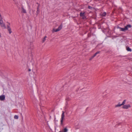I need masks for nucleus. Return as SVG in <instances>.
I'll list each match as a JSON object with an SVG mask.
<instances>
[{
	"instance_id": "f257e3e1",
	"label": "nucleus",
	"mask_w": 132,
	"mask_h": 132,
	"mask_svg": "<svg viewBox=\"0 0 132 132\" xmlns=\"http://www.w3.org/2000/svg\"><path fill=\"white\" fill-rule=\"evenodd\" d=\"M3 18L2 17L1 14L0 13V24L2 27H3L4 28H6V27L5 24L3 23L2 20Z\"/></svg>"
},
{
	"instance_id": "f03ea898",
	"label": "nucleus",
	"mask_w": 132,
	"mask_h": 132,
	"mask_svg": "<svg viewBox=\"0 0 132 132\" xmlns=\"http://www.w3.org/2000/svg\"><path fill=\"white\" fill-rule=\"evenodd\" d=\"M131 24H128L125 26L124 28H120V30L122 31H125L126 30H128V28H131Z\"/></svg>"
},
{
	"instance_id": "7ed1b4c3",
	"label": "nucleus",
	"mask_w": 132,
	"mask_h": 132,
	"mask_svg": "<svg viewBox=\"0 0 132 132\" xmlns=\"http://www.w3.org/2000/svg\"><path fill=\"white\" fill-rule=\"evenodd\" d=\"M64 111H63L62 112V114L61 115V125H62L63 123V120L64 119Z\"/></svg>"
},
{
	"instance_id": "20e7f679",
	"label": "nucleus",
	"mask_w": 132,
	"mask_h": 132,
	"mask_svg": "<svg viewBox=\"0 0 132 132\" xmlns=\"http://www.w3.org/2000/svg\"><path fill=\"white\" fill-rule=\"evenodd\" d=\"M62 23H61L60 25L58 28L56 29L55 30H54V29H53L54 30V31L55 32H57L58 31H60L61 30L62 28Z\"/></svg>"
},
{
	"instance_id": "39448f33",
	"label": "nucleus",
	"mask_w": 132,
	"mask_h": 132,
	"mask_svg": "<svg viewBox=\"0 0 132 132\" xmlns=\"http://www.w3.org/2000/svg\"><path fill=\"white\" fill-rule=\"evenodd\" d=\"M131 106L130 104L124 105L122 107V108L124 109H128L129 108H130Z\"/></svg>"
},
{
	"instance_id": "423d86ee",
	"label": "nucleus",
	"mask_w": 132,
	"mask_h": 132,
	"mask_svg": "<svg viewBox=\"0 0 132 132\" xmlns=\"http://www.w3.org/2000/svg\"><path fill=\"white\" fill-rule=\"evenodd\" d=\"M103 46L102 44H98L96 46V47L98 49H100L102 48Z\"/></svg>"
},
{
	"instance_id": "0eeeda50",
	"label": "nucleus",
	"mask_w": 132,
	"mask_h": 132,
	"mask_svg": "<svg viewBox=\"0 0 132 132\" xmlns=\"http://www.w3.org/2000/svg\"><path fill=\"white\" fill-rule=\"evenodd\" d=\"M7 23H9V25H7V30L9 31V32L10 34L12 32V31H11V28L10 27V23H8V22H7Z\"/></svg>"
},
{
	"instance_id": "6e6552de",
	"label": "nucleus",
	"mask_w": 132,
	"mask_h": 132,
	"mask_svg": "<svg viewBox=\"0 0 132 132\" xmlns=\"http://www.w3.org/2000/svg\"><path fill=\"white\" fill-rule=\"evenodd\" d=\"M5 96L4 95H2L0 96V100L3 101L5 99Z\"/></svg>"
},
{
	"instance_id": "1a4fd4ad",
	"label": "nucleus",
	"mask_w": 132,
	"mask_h": 132,
	"mask_svg": "<svg viewBox=\"0 0 132 132\" xmlns=\"http://www.w3.org/2000/svg\"><path fill=\"white\" fill-rule=\"evenodd\" d=\"M126 50L128 51L131 52L132 51V50L131 48H130L129 47L127 46L126 47Z\"/></svg>"
},
{
	"instance_id": "9d476101",
	"label": "nucleus",
	"mask_w": 132,
	"mask_h": 132,
	"mask_svg": "<svg viewBox=\"0 0 132 132\" xmlns=\"http://www.w3.org/2000/svg\"><path fill=\"white\" fill-rule=\"evenodd\" d=\"M22 12L23 13H26V12L25 10L23 7H22Z\"/></svg>"
},
{
	"instance_id": "9b49d317",
	"label": "nucleus",
	"mask_w": 132,
	"mask_h": 132,
	"mask_svg": "<svg viewBox=\"0 0 132 132\" xmlns=\"http://www.w3.org/2000/svg\"><path fill=\"white\" fill-rule=\"evenodd\" d=\"M85 13V12H84L83 13L81 12L80 13V16H84V15H84Z\"/></svg>"
},
{
	"instance_id": "f8f14e48",
	"label": "nucleus",
	"mask_w": 132,
	"mask_h": 132,
	"mask_svg": "<svg viewBox=\"0 0 132 132\" xmlns=\"http://www.w3.org/2000/svg\"><path fill=\"white\" fill-rule=\"evenodd\" d=\"M68 131V129L67 128H65L63 130V132H67Z\"/></svg>"
},
{
	"instance_id": "ddd939ff",
	"label": "nucleus",
	"mask_w": 132,
	"mask_h": 132,
	"mask_svg": "<svg viewBox=\"0 0 132 132\" xmlns=\"http://www.w3.org/2000/svg\"><path fill=\"white\" fill-rule=\"evenodd\" d=\"M37 10L36 12L37 13V15L39 13V9H38V8H37Z\"/></svg>"
},
{
	"instance_id": "4468645a",
	"label": "nucleus",
	"mask_w": 132,
	"mask_h": 132,
	"mask_svg": "<svg viewBox=\"0 0 132 132\" xmlns=\"http://www.w3.org/2000/svg\"><path fill=\"white\" fill-rule=\"evenodd\" d=\"M100 51H97L94 54V56H95L97 54L100 53Z\"/></svg>"
},
{
	"instance_id": "2eb2a0df",
	"label": "nucleus",
	"mask_w": 132,
	"mask_h": 132,
	"mask_svg": "<svg viewBox=\"0 0 132 132\" xmlns=\"http://www.w3.org/2000/svg\"><path fill=\"white\" fill-rule=\"evenodd\" d=\"M122 105V104H120L119 103L118 104L116 105V107L120 106H121Z\"/></svg>"
},
{
	"instance_id": "dca6fc26",
	"label": "nucleus",
	"mask_w": 132,
	"mask_h": 132,
	"mask_svg": "<svg viewBox=\"0 0 132 132\" xmlns=\"http://www.w3.org/2000/svg\"><path fill=\"white\" fill-rule=\"evenodd\" d=\"M65 99L66 101H69L70 100V98L69 97H67Z\"/></svg>"
},
{
	"instance_id": "f3484780",
	"label": "nucleus",
	"mask_w": 132,
	"mask_h": 132,
	"mask_svg": "<svg viewBox=\"0 0 132 132\" xmlns=\"http://www.w3.org/2000/svg\"><path fill=\"white\" fill-rule=\"evenodd\" d=\"M47 37L46 36H45V37L43 38V42H44L46 40V38Z\"/></svg>"
},
{
	"instance_id": "a211bd4d",
	"label": "nucleus",
	"mask_w": 132,
	"mask_h": 132,
	"mask_svg": "<svg viewBox=\"0 0 132 132\" xmlns=\"http://www.w3.org/2000/svg\"><path fill=\"white\" fill-rule=\"evenodd\" d=\"M91 36V33L90 32H89L88 34V37H89Z\"/></svg>"
},
{
	"instance_id": "6ab92c4d",
	"label": "nucleus",
	"mask_w": 132,
	"mask_h": 132,
	"mask_svg": "<svg viewBox=\"0 0 132 132\" xmlns=\"http://www.w3.org/2000/svg\"><path fill=\"white\" fill-rule=\"evenodd\" d=\"M14 118L15 119H17L18 118V116L17 115H15Z\"/></svg>"
},
{
	"instance_id": "aec40b11",
	"label": "nucleus",
	"mask_w": 132,
	"mask_h": 132,
	"mask_svg": "<svg viewBox=\"0 0 132 132\" xmlns=\"http://www.w3.org/2000/svg\"><path fill=\"white\" fill-rule=\"evenodd\" d=\"M95 56H94V55L92 56L89 59V60H92V59H93V58L94 57H95Z\"/></svg>"
},
{
	"instance_id": "412c9836",
	"label": "nucleus",
	"mask_w": 132,
	"mask_h": 132,
	"mask_svg": "<svg viewBox=\"0 0 132 132\" xmlns=\"http://www.w3.org/2000/svg\"><path fill=\"white\" fill-rule=\"evenodd\" d=\"M126 101V100H124L123 102L122 103V105H123L125 103V102Z\"/></svg>"
},
{
	"instance_id": "4be33fe9",
	"label": "nucleus",
	"mask_w": 132,
	"mask_h": 132,
	"mask_svg": "<svg viewBox=\"0 0 132 132\" xmlns=\"http://www.w3.org/2000/svg\"><path fill=\"white\" fill-rule=\"evenodd\" d=\"M106 14V13L105 12H103L102 14V16H105V15Z\"/></svg>"
},
{
	"instance_id": "5701e85b",
	"label": "nucleus",
	"mask_w": 132,
	"mask_h": 132,
	"mask_svg": "<svg viewBox=\"0 0 132 132\" xmlns=\"http://www.w3.org/2000/svg\"><path fill=\"white\" fill-rule=\"evenodd\" d=\"M88 9H90V10H92L93 8L92 7H91V6H89L88 7Z\"/></svg>"
},
{
	"instance_id": "b1692460",
	"label": "nucleus",
	"mask_w": 132,
	"mask_h": 132,
	"mask_svg": "<svg viewBox=\"0 0 132 132\" xmlns=\"http://www.w3.org/2000/svg\"><path fill=\"white\" fill-rule=\"evenodd\" d=\"M82 19H86V17L85 15H84V16H82Z\"/></svg>"
},
{
	"instance_id": "393cba45",
	"label": "nucleus",
	"mask_w": 132,
	"mask_h": 132,
	"mask_svg": "<svg viewBox=\"0 0 132 132\" xmlns=\"http://www.w3.org/2000/svg\"><path fill=\"white\" fill-rule=\"evenodd\" d=\"M115 13V10H114V11H113L112 13L111 14L112 15H113V14Z\"/></svg>"
},
{
	"instance_id": "a878e982",
	"label": "nucleus",
	"mask_w": 132,
	"mask_h": 132,
	"mask_svg": "<svg viewBox=\"0 0 132 132\" xmlns=\"http://www.w3.org/2000/svg\"><path fill=\"white\" fill-rule=\"evenodd\" d=\"M116 125H118V126H119L120 125H121V123H119Z\"/></svg>"
},
{
	"instance_id": "bb28decb",
	"label": "nucleus",
	"mask_w": 132,
	"mask_h": 132,
	"mask_svg": "<svg viewBox=\"0 0 132 132\" xmlns=\"http://www.w3.org/2000/svg\"><path fill=\"white\" fill-rule=\"evenodd\" d=\"M38 5V6H37V8H38V9H39V7L40 6V5L38 3H37Z\"/></svg>"
},
{
	"instance_id": "cd10ccee",
	"label": "nucleus",
	"mask_w": 132,
	"mask_h": 132,
	"mask_svg": "<svg viewBox=\"0 0 132 132\" xmlns=\"http://www.w3.org/2000/svg\"><path fill=\"white\" fill-rule=\"evenodd\" d=\"M31 71V69H28V71Z\"/></svg>"
},
{
	"instance_id": "c85d7f7f",
	"label": "nucleus",
	"mask_w": 132,
	"mask_h": 132,
	"mask_svg": "<svg viewBox=\"0 0 132 132\" xmlns=\"http://www.w3.org/2000/svg\"><path fill=\"white\" fill-rule=\"evenodd\" d=\"M33 101H34V100L35 101V99L34 98V99H33Z\"/></svg>"
},
{
	"instance_id": "c756f323",
	"label": "nucleus",
	"mask_w": 132,
	"mask_h": 132,
	"mask_svg": "<svg viewBox=\"0 0 132 132\" xmlns=\"http://www.w3.org/2000/svg\"><path fill=\"white\" fill-rule=\"evenodd\" d=\"M59 132H62L61 131H60Z\"/></svg>"
}]
</instances>
